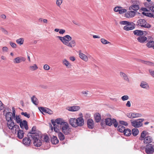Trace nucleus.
I'll list each match as a JSON object with an SVG mask.
<instances>
[{
  "instance_id": "obj_43",
  "label": "nucleus",
  "mask_w": 154,
  "mask_h": 154,
  "mask_svg": "<svg viewBox=\"0 0 154 154\" xmlns=\"http://www.w3.org/2000/svg\"><path fill=\"white\" fill-rule=\"evenodd\" d=\"M71 129L70 128H68L67 130H65L64 131H62L63 133L66 135H68L70 134L71 132Z\"/></svg>"
},
{
  "instance_id": "obj_63",
  "label": "nucleus",
  "mask_w": 154,
  "mask_h": 154,
  "mask_svg": "<svg viewBox=\"0 0 154 154\" xmlns=\"http://www.w3.org/2000/svg\"><path fill=\"white\" fill-rule=\"evenodd\" d=\"M57 126L54 127V129L55 132L58 133H59V129L58 128H57Z\"/></svg>"
},
{
  "instance_id": "obj_12",
  "label": "nucleus",
  "mask_w": 154,
  "mask_h": 154,
  "mask_svg": "<svg viewBox=\"0 0 154 154\" xmlns=\"http://www.w3.org/2000/svg\"><path fill=\"white\" fill-rule=\"evenodd\" d=\"M135 14L134 11H129L125 14V17L128 18L132 17L135 16Z\"/></svg>"
},
{
  "instance_id": "obj_26",
  "label": "nucleus",
  "mask_w": 154,
  "mask_h": 154,
  "mask_svg": "<svg viewBox=\"0 0 154 154\" xmlns=\"http://www.w3.org/2000/svg\"><path fill=\"white\" fill-rule=\"evenodd\" d=\"M79 57L85 61H87L88 60L87 56L82 53L80 52L79 53Z\"/></svg>"
},
{
  "instance_id": "obj_2",
  "label": "nucleus",
  "mask_w": 154,
  "mask_h": 154,
  "mask_svg": "<svg viewBox=\"0 0 154 154\" xmlns=\"http://www.w3.org/2000/svg\"><path fill=\"white\" fill-rule=\"evenodd\" d=\"M57 37L59 38L64 45L69 47L72 48L75 45V42L74 40H72L70 42H69L71 40L72 38L69 35H66L63 37L57 36Z\"/></svg>"
},
{
  "instance_id": "obj_34",
  "label": "nucleus",
  "mask_w": 154,
  "mask_h": 154,
  "mask_svg": "<svg viewBox=\"0 0 154 154\" xmlns=\"http://www.w3.org/2000/svg\"><path fill=\"white\" fill-rule=\"evenodd\" d=\"M125 129V128L122 125H119L117 127L118 131L121 133H123Z\"/></svg>"
},
{
  "instance_id": "obj_20",
  "label": "nucleus",
  "mask_w": 154,
  "mask_h": 154,
  "mask_svg": "<svg viewBox=\"0 0 154 154\" xmlns=\"http://www.w3.org/2000/svg\"><path fill=\"white\" fill-rule=\"evenodd\" d=\"M120 75L121 77H122L124 80L128 82H129V80L128 76L125 73L121 72H120Z\"/></svg>"
},
{
  "instance_id": "obj_64",
  "label": "nucleus",
  "mask_w": 154,
  "mask_h": 154,
  "mask_svg": "<svg viewBox=\"0 0 154 154\" xmlns=\"http://www.w3.org/2000/svg\"><path fill=\"white\" fill-rule=\"evenodd\" d=\"M65 32V30L63 29H60L59 31V33L61 34H63Z\"/></svg>"
},
{
  "instance_id": "obj_50",
  "label": "nucleus",
  "mask_w": 154,
  "mask_h": 154,
  "mask_svg": "<svg viewBox=\"0 0 154 154\" xmlns=\"http://www.w3.org/2000/svg\"><path fill=\"white\" fill-rule=\"evenodd\" d=\"M119 122L121 124V125H124L125 126H127L128 125V123L126 122L123 121H119Z\"/></svg>"
},
{
  "instance_id": "obj_48",
  "label": "nucleus",
  "mask_w": 154,
  "mask_h": 154,
  "mask_svg": "<svg viewBox=\"0 0 154 154\" xmlns=\"http://www.w3.org/2000/svg\"><path fill=\"white\" fill-rule=\"evenodd\" d=\"M21 114L22 115L24 116H25L27 117L28 118H29L30 117V115L29 114H28L26 112H22L21 113Z\"/></svg>"
},
{
  "instance_id": "obj_39",
  "label": "nucleus",
  "mask_w": 154,
  "mask_h": 154,
  "mask_svg": "<svg viewBox=\"0 0 154 154\" xmlns=\"http://www.w3.org/2000/svg\"><path fill=\"white\" fill-rule=\"evenodd\" d=\"M154 45V41H149L148 43L146 44L147 46L149 48H150L152 47L153 48V46Z\"/></svg>"
},
{
  "instance_id": "obj_28",
  "label": "nucleus",
  "mask_w": 154,
  "mask_h": 154,
  "mask_svg": "<svg viewBox=\"0 0 154 154\" xmlns=\"http://www.w3.org/2000/svg\"><path fill=\"white\" fill-rule=\"evenodd\" d=\"M123 133L125 136H129L131 134V131L128 128H126L125 129Z\"/></svg>"
},
{
  "instance_id": "obj_14",
  "label": "nucleus",
  "mask_w": 154,
  "mask_h": 154,
  "mask_svg": "<svg viewBox=\"0 0 154 154\" xmlns=\"http://www.w3.org/2000/svg\"><path fill=\"white\" fill-rule=\"evenodd\" d=\"M94 121L98 123L101 121V116L99 113H95L94 115Z\"/></svg>"
},
{
  "instance_id": "obj_44",
  "label": "nucleus",
  "mask_w": 154,
  "mask_h": 154,
  "mask_svg": "<svg viewBox=\"0 0 154 154\" xmlns=\"http://www.w3.org/2000/svg\"><path fill=\"white\" fill-rule=\"evenodd\" d=\"M63 63L64 65L68 67L70 63L69 61H68L66 59H64L63 61Z\"/></svg>"
},
{
  "instance_id": "obj_18",
  "label": "nucleus",
  "mask_w": 154,
  "mask_h": 154,
  "mask_svg": "<svg viewBox=\"0 0 154 154\" xmlns=\"http://www.w3.org/2000/svg\"><path fill=\"white\" fill-rule=\"evenodd\" d=\"M51 142L53 144H56L59 143V141L57 137L53 136L51 137Z\"/></svg>"
},
{
  "instance_id": "obj_30",
  "label": "nucleus",
  "mask_w": 154,
  "mask_h": 154,
  "mask_svg": "<svg viewBox=\"0 0 154 154\" xmlns=\"http://www.w3.org/2000/svg\"><path fill=\"white\" fill-rule=\"evenodd\" d=\"M133 33L135 35L138 36L142 35L144 34L143 32L141 30H134Z\"/></svg>"
},
{
  "instance_id": "obj_21",
  "label": "nucleus",
  "mask_w": 154,
  "mask_h": 154,
  "mask_svg": "<svg viewBox=\"0 0 154 154\" xmlns=\"http://www.w3.org/2000/svg\"><path fill=\"white\" fill-rule=\"evenodd\" d=\"M80 109V107L78 106H73L68 107V110L70 111L74 112Z\"/></svg>"
},
{
  "instance_id": "obj_8",
  "label": "nucleus",
  "mask_w": 154,
  "mask_h": 154,
  "mask_svg": "<svg viewBox=\"0 0 154 154\" xmlns=\"http://www.w3.org/2000/svg\"><path fill=\"white\" fill-rule=\"evenodd\" d=\"M142 116V114L141 113L135 112H131L127 114V117L131 119L141 117Z\"/></svg>"
},
{
  "instance_id": "obj_38",
  "label": "nucleus",
  "mask_w": 154,
  "mask_h": 154,
  "mask_svg": "<svg viewBox=\"0 0 154 154\" xmlns=\"http://www.w3.org/2000/svg\"><path fill=\"white\" fill-rule=\"evenodd\" d=\"M24 41V39L23 38H21L17 39L16 41V42L21 45L23 44Z\"/></svg>"
},
{
  "instance_id": "obj_19",
  "label": "nucleus",
  "mask_w": 154,
  "mask_h": 154,
  "mask_svg": "<svg viewBox=\"0 0 154 154\" xmlns=\"http://www.w3.org/2000/svg\"><path fill=\"white\" fill-rule=\"evenodd\" d=\"M14 124V122L13 120L10 121V122L7 123V126L9 129H11L12 131H13V126Z\"/></svg>"
},
{
  "instance_id": "obj_5",
  "label": "nucleus",
  "mask_w": 154,
  "mask_h": 154,
  "mask_svg": "<svg viewBox=\"0 0 154 154\" xmlns=\"http://www.w3.org/2000/svg\"><path fill=\"white\" fill-rule=\"evenodd\" d=\"M137 25L138 26L146 28H149L151 27L150 25L147 23L145 20L142 19H140L137 20Z\"/></svg>"
},
{
  "instance_id": "obj_37",
  "label": "nucleus",
  "mask_w": 154,
  "mask_h": 154,
  "mask_svg": "<svg viewBox=\"0 0 154 154\" xmlns=\"http://www.w3.org/2000/svg\"><path fill=\"white\" fill-rule=\"evenodd\" d=\"M58 136L60 140V141L63 140L65 139L64 134L61 132H59L58 134Z\"/></svg>"
},
{
  "instance_id": "obj_11",
  "label": "nucleus",
  "mask_w": 154,
  "mask_h": 154,
  "mask_svg": "<svg viewBox=\"0 0 154 154\" xmlns=\"http://www.w3.org/2000/svg\"><path fill=\"white\" fill-rule=\"evenodd\" d=\"M87 124L88 128L89 129H93L94 126V121L92 119H89L87 120Z\"/></svg>"
},
{
  "instance_id": "obj_57",
  "label": "nucleus",
  "mask_w": 154,
  "mask_h": 154,
  "mask_svg": "<svg viewBox=\"0 0 154 154\" xmlns=\"http://www.w3.org/2000/svg\"><path fill=\"white\" fill-rule=\"evenodd\" d=\"M4 105L2 103L0 100V111L2 110L4 108Z\"/></svg>"
},
{
  "instance_id": "obj_27",
  "label": "nucleus",
  "mask_w": 154,
  "mask_h": 154,
  "mask_svg": "<svg viewBox=\"0 0 154 154\" xmlns=\"http://www.w3.org/2000/svg\"><path fill=\"white\" fill-rule=\"evenodd\" d=\"M105 124L106 125L110 126L113 124V121L111 118H107L105 119Z\"/></svg>"
},
{
  "instance_id": "obj_17",
  "label": "nucleus",
  "mask_w": 154,
  "mask_h": 154,
  "mask_svg": "<svg viewBox=\"0 0 154 154\" xmlns=\"http://www.w3.org/2000/svg\"><path fill=\"white\" fill-rule=\"evenodd\" d=\"M11 115L12 112H7L6 114V119L8 122H9L10 120H13V117L11 116Z\"/></svg>"
},
{
  "instance_id": "obj_35",
  "label": "nucleus",
  "mask_w": 154,
  "mask_h": 154,
  "mask_svg": "<svg viewBox=\"0 0 154 154\" xmlns=\"http://www.w3.org/2000/svg\"><path fill=\"white\" fill-rule=\"evenodd\" d=\"M62 131H64L65 130H67L68 128H69L68 124L66 122L64 123V124L61 125Z\"/></svg>"
},
{
  "instance_id": "obj_49",
  "label": "nucleus",
  "mask_w": 154,
  "mask_h": 154,
  "mask_svg": "<svg viewBox=\"0 0 154 154\" xmlns=\"http://www.w3.org/2000/svg\"><path fill=\"white\" fill-rule=\"evenodd\" d=\"M132 2L133 4L132 5H139L140 2L137 0H132Z\"/></svg>"
},
{
  "instance_id": "obj_46",
  "label": "nucleus",
  "mask_w": 154,
  "mask_h": 154,
  "mask_svg": "<svg viewBox=\"0 0 154 154\" xmlns=\"http://www.w3.org/2000/svg\"><path fill=\"white\" fill-rule=\"evenodd\" d=\"M46 107H40L38 108L39 111L41 112H45L46 110Z\"/></svg>"
},
{
  "instance_id": "obj_4",
  "label": "nucleus",
  "mask_w": 154,
  "mask_h": 154,
  "mask_svg": "<svg viewBox=\"0 0 154 154\" xmlns=\"http://www.w3.org/2000/svg\"><path fill=\"white\" fill-rule=\"evenodd\" d=\"M121 25H126L123 27V29L126 31L132 30L135 28V25L133 22L126 21H122L120 22Z\"/></svg>"
},
{
  "instance_id": "obj_25",
  "label": "nucleus",
  "mask_w": 154,
  "mask_h": 154,
  "mask_svg": "<svg viewBox=\"0 0 154 154\" xmlns=\"http://www.w3.org/2000/svg\"><path fill=\"white\" fill-rule=\"evenodd\" d=\"M147 38L144 36H139L137 38V40L140 43H144L147 40Z\"/></svg>"
},
{
  "instance_id": "obj_33",
  "label": "nucleus",
  "mask_w": 154,
  "mask_h": 154,
  "mask_svg": "<svg viewBox=\"0 0 154 154\" xmlns=\"http://www.w3.org/2000/svg\"><path fill=\"white\" fill-rule=\"evenodd\" d=\"M139 133V131L138 129L134 128L132 129L131 133L134 136H137Z\"/></svg>"
},
{
  "instance_id": "obj_1",
  "label": "nucleus",
  "mask_w": 154,
  "mask_h": 154,
  "mask_svg": "<svg viewBox=\"0 0 154 154\" xmlns=\"http://www.w3.org/2000/svg\"><path fill=\"white\" fill-rule=\"evenodd\" d=\"M28 137H24L23 140V143L25 146H29L32 143L31 140L32 139L33 141L34 145L36 147H40L42 145V137L38 134L36 133H32L29 132L28 133Z\"/></svg>"
},
{
  "instance_id": "obj_24",
  "label": "nucleus",
  "mask_w": 154,
  "mask_h": 154,
  "mask_svg": "<svg viewBox=\"0 0 154 154\" xmlns=\"http://www.w3.org/2000/svg\"><path fill=\"white\" fill-rule=\"evenodd\" d=\"M140 86L142 88L146 89L148 88L149 87L148 84L146 82L144 81L141 82Z\"/></svg>"
},
{
  "instance_id": "obj_56",
  "label": "nucleus",
  "mask_w": 154,
  "mask_h": 154,
  "mask_svg": "<svg viewBox=\"0 0 154 154\" xmlns=\"http://www.w3.org/2000/svg\"><path fill=\"white\" fill-rule=\"evenodd\" d=\"M10 44L12 48H16L17 45L15 43L11 42H10Z\"/></svg>"
},
{
  "instance_id": "obj_32",
  "label": "nucleus",
  "mask_w": 154,
  "mask_h": 154,
  "mask_svg": "<svg viewBox=\"0 0 154 154\" xmlns=\"http://www.w3.org/2000/svg\"><path fill=\"white\" fill-rule=\"evenodd\" d=\"M56 122L57 124L60 125L61 126L64 124V123L65 122L61 118H58L56 119Z\"/></svg>"
},
{
  "instance_id": "obj_7",
  "label": "nucleus",
  "mask_w": 154,
  "mask_h": 154,
  "mask_svg": "<svg viewBox=\"0 0 154 154\" xmlns=\"http://www.w3.org/2000/svg\"><path fill=\"white\" fill-rule=\"evenodd\" d=\"M145 150L147 154H152L154 152V145L151 144L146 146Z\"/></svg>"
},
{
  "instance_id": "obj_13",
  "label": "nucleus",
  "mask_w": 154,
  "mask_h": 154,
  "mask_svg": "<svg viewBox=\"0 0 154 154\" xmlns=\"http://www.w3.org/2000/svg\"><path fill=\"white\" fill-rule=\"evenodd\" d=\"M76 120V119L75 118H71L69 120V123L73 127L76 128L77 127Z\"/></svg>"
},
{
  "instance_id": "obj_51",
  "label": "nucleus",
  "mask_w": 154,
  "mask_h": 154,
  "mask_svg": "<svg viewBox=\"0 0 154 154\" xmlns=\"http://www.w3.org/2000/svg\"><path fill=\"white\" fill-rule=\"evenodd\" d=\"M12 117L13 118H15L16 117V111L14 107H13L12 108Z\"/></svg>"
},
{
  "instance_id": "obj_54",
  "label": "nucleus",
  "mask_w": 154,
  "mask_h": 154,
  "mask_svg": "<svg viewBox=\"0 0 154 154\" xmlns=\"http://www.w3.org/2000/svg\"><path fill=\"white\" fill-rule=\"evenodd\" d=\"M122 100L123 101L128 100L129 99V97L127 95H124L121 97Z\"/></svg>"
},
{
  "instance_id": "obj_59",
  "label": "nucleus",
  "mask_w": 154,
  "mask_h": 154,
  "mask_svg": "<svg viewBox=\"0 0 154 154\" xmlns=\"http://www.w3.org/2000/svg\"><path fill=\"white\" fill-rule=\"evenodd\" d=\"M149 72L151 76L154 78V71L152 69H149Z\"/></svg>"
},
{
  "instance_id": "obj_47",
  "label": "nucleus",
  "mask_w": 154,
  "mask_h": 154,
  "mask_svg": "<svg viewBox=\"0 0 154 154\" xmlns=\"http://www.w3.org/2000/svg\"><path fill=\"white\" fill-rule=\"evenodd\" d=\"M45 113L51 115L53 114V112L50 109L47 108Z\"/></svg>"
},
{
  "instance_id": "obj_3",
  "label": "nucleus",
  "mask_w": 154,
  "mask_h": 154,
  "mask_svg": "<svg viewBox=\"0 0 154 154\" xmlns=\"http://www.w3.org/2000/svg\"><path fill=\"white\" fill-rule=\"evenodd\" d=\"M149 133L146 131L142 132L139 139L140 140H143L145 144H149L152 143L153 140L152 137L148 136Z\"/></svg>"
},
{
  "instance_id": "obj_40",
  "label": "nucleus",
  "mask_w": 154,
  "mask_h": 154,
  "mask_svg": "<svg viewBox=\"0 0 154 154\" xmlns=\"http://www.w3.org/2000/svg\"><path fill=\"white\" fill-rule=\"evenodd\" d=\"M14 120H16L17 123L18 124H19L20 122L22 121V120L21 119L20 117V116H16V117L14 119Z\"/></svg>"
},
{
  "instance_id": "obj_60",
  "label": "nucleus",
  "mask_w": 154,
  "mask_h": 154,
  "mask_svg": "<svg viewBox=\"0 0 154 154\" xmlns=\"http://www.w3.org/2000/svg\"><path fill=\"white\" fill-rule=\"evenodd\" d=\"M44 69L45 70H48L50 69V67L48 65L45 64L44 66Z\"/></svg>"
},
{
  "instance_id": "obj_45",
  "label": "nucleus",
  "mask_w": 154,
  "mask_h": 154,
  "mask_svg": "<svg viewBox=\"0 0 154 154\" xmlns=\"http://www.w3.org/2000/svg\"><path fill=\"white\" fill-rule=\"evenodd\" d=\"M13 130H14V128H15V133L16 131H18L19 130H20V128L18 125H14L13 126Z\"/></svg>"
},
{
  "instance_id": "obj_62",
  "label": "nucleus",
  "mask_w": 154,
  "mask_h": 154,
  "mask_svg": "<svg viewBox=\"0 0 154 154\" xmlns=\"http://www.w3.org/2000/svg\"><path fill=\"white\" fill-rule=\"evenodd\" d=\"M150 11H151L152 12L154 13V5H152H152L151 7H150Z\"/></svg>"
},
{
  "instance_id": "obj_22",
  "label": "nucleus",
  "mask_w": 154,
  "mask_h": 154,
  "mask_svg": "<svg viewBox=\"0 0 154 154\" xmlns=\"http://www.w3.org/2000/svg\"><path fill=\"white\" fill-rule=\"evenodd\" d=\"M17 131V137L20 139H22L24 137V132L22 130H19Z\"/></svg>"
},
{
  "instance_id": "obj_9",
  "label": "nucleus",
  "mask_w": 154,
  "mask_h": 154,
  "mask_svg": "<svg viewBox=\"0 0 154 154\" xmlns=\"http://www.w3.org/2000/svg\"><path fill=\"white\" fill-rule=\"evenodd\" d=\"M20 128L22 129L25 128L26 130H28L29 127L28 125L27 122L26 120H23L19 123Z\"/></svg>"
},
{
  "instance_id": "obj_29",
  "label": "nucleus",
  "mask_w": 154,
  "mask_h": 154,
  "mask_svg": "<svg viewBox=\"0 0 154 154\" xmlns=\"http://www.w3.org/2000/svg\"><path fill=\"white\" fill-rule=\"evenodd\" d=\"M31 100L32 103L35 105H37L38 103V100L35 96L33 95L31 98Z\"/></svg>"
},
{
  "instance_id": "obj_61",
  "label": "nucleus",
  "mask_w": 154,
  "mask_h": 154,
  "mask_svg": "<svg viewBox=\"0 0 154 154\" xmlns=\"http://www.w3.org/2000/svg\"><path fill=\"white\" fill-rule=\"evenodd\" d=\"M51 122L52 124L53 125L54 127L57 126L56 124V119L55 120V121L53 119H51Z\"/></svg>"
},
{
  "instance_id": "obj_41",
  "label": "nucleus",
  "mask_w": 154,
  "mask_h": 154,
  "mask_svg": "<svg viewBox=\"0 0 154 154\" xmlns=\"http://www.w3.org/2000/svg\"><path fill=\"white\" fill-rule=\"evenodd\" d=\"M100 40L102 43L104 45H106L109 43H110L109 42L104 38H102Z\"/></svg>"
},
{
  "instance_id": "obj_10",
  "label": "nucleus",
  "mask_w": 154,
  "mask_h": 154,
  "mask_svg": "<svg viewBox=\"0 0 154 154\" xmlns=\"http://www.w3.org/2000/svg\"><path fill=\"white\" fill-rule=\"evenodd\" d=\"M76 123L77 127L78 126L81 127L84 124V120L82 117H79L76 119Z\"/></svg>"
},
{
  "instance_id": "obj_52",
  "label": "nucleus",
  "mask_w": 154,
  "mask_h": 154,
  "mask_svg": "<svg viewBox=\"0 0 154 154\" xmlns=\"http://www.w3.org/2000/svg\"><path fill=\"white\" fill-rule=\"evenodd\" d=\"M63 0H57L56 2V5L59 7H60L62 3Z\"/></svg>"
},
{
  "instance_id": "obj_23",
  "label": "nucleus",
  "mask_w": 154,
  "mask_h": 154,
  "mask_svg": "<svg viewBox=\"0 0 154 154\" xmlns=\"http://www.w3.org/2000/svg\"><path fill=\"white\" fill-rule=\"evenodd\" d=\"M36 129V127L35 126H33L32 128L31 131L30 132H31L32 133H36L37 134H39L40 135H41L42 136V138L43 137L42 134H41V132L38 131Z\"/></svg>"
},
{
  "instance_id": "obj_16",
  "label": "nucleus",
  "mask_w": 154,
  "mask_h": 154,
  "mask_svg": "<svg viewBox=\"0 0 154 154\" xmlns=\"http://www.w3.org/2000/svg\"><path fill=\"white\" fill-rule=\"evenodd\" d=\"M116 12H119L120 14H122L124 13H125L127 10L125 9H123L122 8L120 7L116 6Z\"/></svg>"
},
{
  "instance_id": "obj_58",
  "label": "nucleus",
  "mask_w": 154,
  "mask_h": 154,
  "mask_svg": "<svg viewBox=\"0 0 154 154\" xmlns=\"http://www.w3.org/2000/svg\"><path fill=\"white\" fill-rule=\"evenodd\" d=\"M100 125L101 126L102 128H104V126H105V124L103 120H101L100 121Z\"/></svg>"
},
{
  "instance_id": "obj_53",
  "label": "nucleus",
  "mask_w": 154,
  "mask_h": 154,
  "mask_svg": "<svg viewBox=\"0 0 154 154\" xmlns=\"http://www.w3.org/2000/svg\"><path fill=\"white\" fill-rule=\"evenodd\" d=\"M152 4L151 3H149V4H148V3L146 2H145L144 3V5L145 7H146L147 9H148L149 10L150 9V7H151V5H152Z\"/></svg>"
},
{
  "instance_id": "obj_36",
  "label": "nucleus",
  "mask_w": 154,
  "mask_h": 154,
  "mask_svg": "<svg viewBox=\"0 0 154 154\" xmlns=\"http://www.w3.org/2000/svg\"><path fill=\"white\" fill-rule=\"evenodd\" d=\"M141 62L142 63L147 64L150 66H154V64L151 62L144 61L143 60H141Z\"/></svg>"
},
{
  "instance_id": "obj_15",
  "label": "nucleus",
  "mask_w": 154,
  "mask_h": 154,
  "mask_svg": "<svg viewBox=\"0 0 154 154\" xmlns=\"http://www.w3.org/2000/svg\"><path fill=\"white\" fill-rule=\"evenodd\" d=\"M26 59L24 57H18L14 60L13 62L14 63H20L22 61H24Z\"/></svg>"
},
{
  "instance_id": "obj_55",
  "label": "nucleus",
  "mask_w": 154,
  "mask_h": 154,
  "mask_svg": "<svg viewBox=\"0 0 154 154\" xmlns=\"http://www.w3.org/2000/svg\"><path fill=\"white\" fill-rule=\"evenodd\" d=\"M44 139L46 142L48 143L49 142L50 140L49 138L48 135H47L46 134V135L45 136Z\"/></svg>"
},
{
  "instance_id": "obj_31",
  "label": "nucleus",
  "mask_w": 154,
  "mask_h": 154,
  "mask_svg": "<svg viewBox=\"0 0 154 154\" xmlns=\"http://www.w3.org/2000/svg\"><path fill=\"white\" fill-rule=\"evenodd\" d=\"M140 9L139 5H132L131 6H130L129 8L130 10H133L134 11H137Z\"/></svg>"
},
{
  "instance_id": "obj_42",
  "label": "nucleus",
  "mask_w": 154,
  "mask_h": 154,
  "mask_svg": "<svg viewBox=\"0 0 154 154\" xmlns=\"http://www.w3.org/2000/svg\"><path fill=\"white\" fill-rule=\"evenodd\" d=\"M29 68L31 69V70L32 71L35 70L38 68V67L36 64H34L33 66H30Z\"/></svg>"
},
{
  "instance_id": "obj_6",
  "label": "nucleus",
  "mask_w": 154,
  "mask_h": 154,
  "mask_svg": "<svg viewBox=\"0 0 154 154\" xmlns=\"http://www.w3.org/2000/svg\"><path fill=\"white\" fill-rule=\"evenodd\" d=\"M144 120V119H140L134 121H131V125L135 128H139L143 126L142 122Z\"/></svg>"
}]
</instances>
